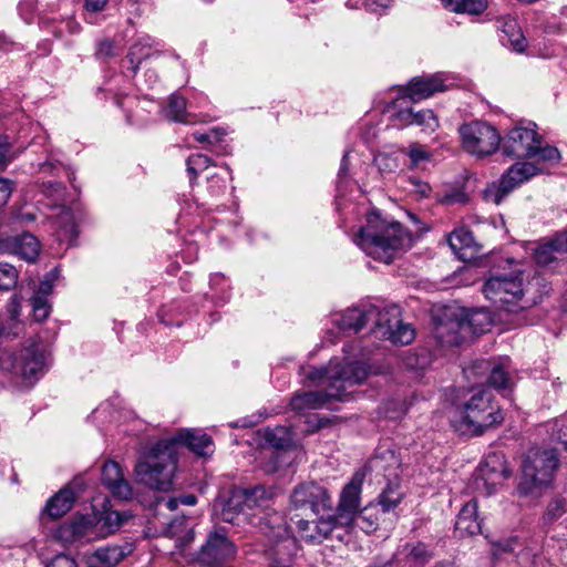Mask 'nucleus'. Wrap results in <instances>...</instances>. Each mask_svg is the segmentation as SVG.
I'll list each match as a JSON object with an SVG mask.
<instances>
[{
    "instance_id": "obj_1",
    "label": "nucleus",
    "mask_w": 567,
    "mask_h": 567,
    "mask_svg": "<svg viewBox=\"0 0 567 567\" xmlns=\"http://www.w3.org/2000/svg\"><path fill=\"white\" fill-rule=\"evenodd\" d=\"M340 330L361 331L369 322L373 323L372 332L377 337L391 341L394 344H409L414 340V329L401 319L398 306L379 309L373 305H362L346 310L336 319Z\"/></svg>"
},
{
    "instance_id": "obj_2",
    "label": "nucleus",
    "mask_w": 567,
    "mask_h": 567,
    "mask_svg": "<svg viewBox=\"0 0 567 567\" xmlns=\"http://www.w3.org/2000/svg\"><path fill=\"white\" fill-rule=\"evenodd\" d=\"M411 235L394 220H386L379 212L367 215V224L360 228L354 243L373 259L390 264L396 250L410 246Z\"/></svg>"
},
{
    "instance_id": "obj_3",
    "label": "nucleus",
    "mask_w": 567,
    "mask_h": 567,
    "mask_svg": "<svg viewBox=\"0 0 567 567\" xmlns=\"http://www.w3.org/2000/svg\"><path fill=\"white\" fill-rule=\"evenodd\" d=\"M177 465L176 451L166 439L151 446L135 465L138 481L157 491H168Z\"/></svg>"
},
{
    "instance_id": "obj_4",
    "label": "nucleus",
    "mask_w": 567,
    "mask_h": 567,
    "mask_svg": "<svg viewBox=\"0 0 567 567\" xmlns=\"http://www.w3.org/2000/svg\"><path fill=\"white\" fill-rule=\"evenodd\" d=\"M503 419L501 408L494 402L492 393L483 389L457 410L452 422L464 434L482 435L489 427L501 424Z\"/></svg>"
},
{
    "instance_id": "obj_5",
    "label": "nucleus",
    "mask_w": 567,
    "mask_h": 567,
    "mask_svg": "<svg viewBox=\"0 0 567 567\" xmlns=\"http://www.w3.org/2000/svg\"><path fill=\"white\" fill-rule=\"evenodd\" d=\"M369 374L368 368L362 362L341 363L339 360H330L327 367L310 368L306 372V378L318 384L323 385V391H338L340 385L342 393H347V388L362 383Z\"/></svg>"
},
{
    "instance_id": "obj_6",
    "label": "nucleus",
    "mask_w": 567,
    "mask_h": 567,
    "mask_svg": "<svg viewBox=\"0 0 567 567\" xmlns=\"http://www.w3.org/2000/svg\"><path fill=\"white\" fill-rule=\"evenodd\" d=\"M555 449L536 451L528 455L523 464V476L518 486L522 494H532L538 487L548 486L558 467Z\"/></svg>"
},
{
    "instance_id": "obj_7",
    "label": "nucleus",
    "mask_w": 567,
    "mask_h": 567,
    "mask_svg": "<svg viewBox=\"0 0 567 567\" xmlns=\"http://www.w3.org/2000/svg\"><path fill=\"white\" fill-rule=\"evenodd\" d=\"M260 524L265 526L266 535L275 542L270 567H291L292 557L296 554V539L291 536L284 515L272 511L260 517Z\"/></svg>"
},
{
    "instance_id": "obj_8",
    "label": "nucleus",
    "mask_w": 567,
    "mask_h": 567,
    "mask_svg": "<svg viewBox=\"0 0 567 567\" xmlns=\"http://www.w3.org/2000/svg\"><path fill=\"white\" fill-rule=\"evenodd\" d=\"M483 293L497 308L508 312H517L526 307L519 305L524 289L523 279L518 274L491 277L483 287Z\"/></svg>"
},
{
    "instance_id": "obj_9",
    "label": "nucleus",
    "mask_w": 567,
    "mask_h": 567,
    "mask_svg": "<svg viewBox=\"0 0 567 567\" xmlns=\"http://www.w3.org/2000/svg\"><path fill=\"white\" fill-rule=\"evenodd\" d=\"M370 466L382 472L386 480V486L382 489L378 497V504L384 513L393 511L403 499V492L399 483V467L400 462L398 456L390 450L380 455H375Z\"/></svg>"
},
{
    "instance_id": "obj_10",
    "label": "nucleus",
    "mask_w": 567,
    "mask_h": 567,
    "mask_svg": "<svg viewBox=\"0 0 567 567\" xmlns=\"http://www.w3.org/2000/svg\"><path fill=\"white\" fill-rule=\"evenodd\" d=\"M463 148L478 157H485L495 153L502 142L497 130L483 121H473L460 127Z\"/></svg>"
},
{
    "instance_id": "obj_11",
    "label": "nucleus",
    "mask_w": 567,
    "mask_h": 567,
    "mask_svg": "<svg viewBox=\"0 0 567 567\" xmlns=\"http://www.w3.org/2000/svg\"><path fill=\"white\" fill-rule=\"evenodd\" d=\"M364 481V473L358 471L350 482L342 488L336 513L330 516L336 524L347 533L354 528V520L361 511V492Z\"/></svg>"
},
{
    "instance_id": "obj_12",
    "label": "nucleus",
    "mask_w": 567,
    "mask_h": 567,
    "mask_svg": "<svg viewBox=\"0 0 567 567\" xmlns=\"http://www.w3.org/2000/svg\"><path fill=\"white\" fill-rule=\"evenodd\" d=\"M480 315L475 312L464 316L455 309L446 308L434 318V336L441 344L460 346L464 339L463 331L473 327Z\"/></svg>"
},
{
    "instance_id": "obj_13",
    "label": "nucleus",
    "mask_w": 567,
    "mask_h": 567,
    "mask_svg": "<svg viewBox=\"0 0 567 567\" xmlns=\"http://www.w3.org/2000/svg\"><path fill=\"white\" fill-rule=\"evenodd\" d=\"M9 359L12 373L30 384L38 381L47 371L45 352L35 343L24 347Z\"/></svg>"
},
{
    "instance_id": "obj_14",
    "label": "nucleus",
    "mask_w": 567,
    "mask_h": 567,
    "mask_svg": "<svg viewBox=\"0 0 567 567\" xmlns=\"http://www.w3.org/2000/svg\"><path fill=\"white\" fill-rule=\"evenodd\" d=\"M536 174L538 168L533 163H515L502 175L497 185L493 184L484 192L485 199L499 205L513 189Z\"/></svg>"
},
{
    "instance_id": "obj_15",
    "label": "nucleus",
    "mask_w": 567,
    "mask_h": 567,
    "mask_svg": "<svg viewBox=\"0 0 567 567\" xmlns=\"http://www.w3.org/2000/svg\"><path fill=\"white\" fill-rule=\"evenodd\" d=\"M295 508H310L316 515L332 509V501L328 489L316 482L297 485L290 495Z\"/></svg>"
},
{
    "instance_id": "obj_16",
    "label": "nucleus",
    "mask_w": 567,
    "mask_h": 567,
    "mask_svg": "<svg viewBox=\"0 0 567 567\" xmlns=\"http://www.w3.org/2000/svg\"><path fill=\"white\" fill-rule=\"evenodd\" d=\"M236 548L221 530L208 534L198 553V563L206 567H221L235 557Z\"/></svg>"
},
{
    "instance_id": "obj_17",
    "label": "nucleus",
    "mask_w": 567,
    "mask_h": 567,
    "mask_svg": "<svg viewBox=\"0 0 567 567\" xmlns=\"http://www.w3.org/2000/svg\"><path fill=\"white\" fill-rule=\"evenodd\" d=\"M271 489L265 485H255L252 487H237L233 491L227 502L228 511L244 513L245 509H261L269 507L272 499Z\"/></svg>"
},
{
    "instance_id": "obj_18",
    "label": "nucleus",
    "mask_w": 567,
    "mask_h": 567,
    "mask_svg": "<svg viewBox=\"0 0 567 567\" xmlns=\"http://www.w3.org/2000/svg\"><path fill=\"white\" fill-rule=\"evenodd\" d=\"M503 153L508 157L528 158L538 143V134L534 128L515 126L502 140Z\"/></svg>"
},
{
    "instance_id": "obj_19",
    "label": "nucleus",
    "mask_w": 567,
    "mask_h": 567,
    "mask_svg": "<svg viewBox=\"0 0 567 567\" xmlns=\"http://www.w3.org/2000/svg\"><path fill=\"white\" fill-rule=\"evenodd\" d=\"M511 475L503 456L491 454L486 457L484 464L480 467V473L475 478L476 488H485V494L489 495L496 491Z\"/></svg>"
},
{
    "instance_id": "obj_20",
    "label": "nucleus",
    "mask_w": 567,
    "mask_h": 567,
    "mask_svg": "<svg viewBox=\"0 0 567 567\" xmlns=\"http://www.w3.org/2000/svg\"><path fill=\"white\" fill-rule=\"evenodd\" d=\"M338 391H308L298 392L290 400V406L298 413H307L310 410H318L326 406L331 401H348L349 394Z\"/></svg>"
},
{
    "instance_id": "obj_21",
    "label": "nucleus",
    "mask_w": 567,
    "mask_h": 567,
    "mask_svg": "<svg viewBox=\"0 0 567 567\" xmlns=\"http://www.w3.org/2000/svg\"><path fill=\"white\" fill-rule=\"evenodd\" d=\"M0 252L19 256L29 262L34 261L40 252V243L30 233L18 236H0Z\"/></svg>"
},
{
    "instance_id": "obj_22",
    "label": "nucleus",
    "mask_w": 567,
    "mask_h": 567,
    "mask_svg": "<svg viewBox=\"0 0 567 567\" xmlns=\"http://www.w3.org/2000/svg\"><path fill=\"white\" fill-rule=\"evenodd\" d=\"M340 528L330 515L315 520L300 519L297 524L299 538L310 545H319Z\"/></svg>"
},
{
    "instance_id": "obj_23",
    "label": "nucleus",
    "mask_w": 567,
    "mask_h": 567,
    "mask_svg": "<svg viewBox=\"0 0 567 567\" xmlns=\"http://www.w3.org/2000/svg\"><path fill=\"white\" fill-rule=\"evenodd\" d=\"M172 442L174 451L176 445H185L199 456H207L214 452L213 440L199 430L182 429L173 437L166 439Z\"/></svg>"
},
{
    "instance_id": "obj_24",
    "label": "nucleus",
    "mask_w": 567,
    "mask_h": 567,
    "mask_svg": "<svg viewBox=\"0 0 567 567\" xmlns=\"http://www.w3.org/2000/svg\"><path fill=\"white\" fill-rule=\"evenodd\" d=\"M538 266L549 267L567 258V231L558 234L547 243L538 245L534 254Z\"/></svg>"
},
{
    "instance_id": "obj_25",
    "label": "nucleus",
    "mask_w": 567,
    "mask_h": 567,
    "mask_svg": "<svg viewBox=\"0 0 567 567\" xmlns=\"http://www.w3.org/2000/svg\"><path fill=\"white\" fill-rule=\"evenodd\" d=\"M102 484L120 499H130L132 497V487L124 478L118 463L107 461L102 466Z\"/></svg>"
},
{
    "instance_id": "obj_26",
    "label": "nucleus",
    "mask_w": 567,
    "mask_h": 567,
    "mask_svg": "<svg viewBox=\"0 0 567 567\" xmlns=\"http://www.w3.org/2000/svg\"><path fill=\"white\" fill-rule=\"evenodd\" d=\"M444 90V80L439 74L415 76L406 87V96L417 102Z\"/></svg>"
},
{
    "instance_id": "obj_27",
    "label": "nucleus",
    "mask_w": 567,
    "mask_h": 567,
    "mask_svg": "<svg viewBox=\"0 0 567 567\" xmlns=\"http://www.w3.org/2000/svg\"><path fill=\"white\" fill-rule=\"evenodd\" d=\"M481 530L482 526L477 517V503L470 501L462 507L457 515L455 532L460 537H464L477 535Z\"/></svg>"
},
{
    "instance_id": "obj_28",
    "label": "nucleus",
    "mask_w": 567,
    "mask_h": 567,
    "mask_svg": "<svg viewBox=\"0 0 567 567\" xmlns=\"http://www.w3.org/2000/svg\"><path fill=\"white\" fill-rule=\"evenodd\" d=\"M473 370L475 373H483L487 371L488 374V384L498 391L511 390L513 382L509 378L508 371L505 370V367L502 363L492 364L489 361L482 360L476 362L473 365Z\"/></svg>"
},
{
    "instance_id": "obj_29",
    "label": "nucleus",
    "mask_w": 567,
    "mask_h": 567,
    "mask_svg": "<svg viewBox=\"0 0 567 567\" xmlns=\"http://www.w3.org/2000/svg\"><path fill=\"white\" fill-rule=\"evenodd\" d=\"M91 529V522L81 516L64 523L55 530V538L64 544H71L86 537Z\"/></svg>"
},
{
    "instance_id": "obj_30",
    "label": "nucleus",
    "mask_w": 567,
    "mask_h": 567,
    "mask_svg": "<svg viewBox=\"0 0 567 567\" xmlns=\"http://www.w3.org/2000/svg\"><path fill=\"white\" fill-rule=\"evenodd\" d=\"M54 226L58 239L60 241H73L78 236L75 218L70 208L62 207L60 213L54 217Z\"/></svg>"
},
{
    "instance_id": "obj_31",
    "label": "nucleus",
    "mask_w": 567,
    "mask_h": 567,
    "mask_svg": "<svg viewBox=\"0 0 567 567\" xmlns=\"http://www.w3.org/2000/svg\"><path fill=\"white\" fill-rule=\"evenodd\" d=\"M74 498L71 489L63 488L48 501L45 512L51 518H60L72 508Z\"/></svg>"
},
{
    "instance_id": "obj_32",
    "label": "nucleus",
    "mask_w": 567,
    "mask_h": 567,
    "mask_svg": "<svg viewBox=\"0 0 567 567\" xmlns=\"http://www.w3.org/2000/svg\"><path fill=\"white\" fill-rule=\"evenodd\" d=\"M447 243L454 254L463 260L468 258L467 250L475 246L473 234L464 227L452 231L447 237Z\"/></svg>"
},
{
    "instance_id": "obj_33",
    "label": "nucleus",
    "mask_w": 567,
    "mask_h": 567,
    "mask_svg": "<svg viewBox=\"0 0 567 567\" xmlns=\"http://www.w3.org/2000/svg\"><path fill=\"white\" fill-rule=\"evenodd\" d=\"M125 557V551L120 546H107L99 548L91 557L90 561L96 567H113Z\"/></svg>"
},
{
    "instance_id": "obj_34",
    "label": "nucleus",
    "mask_w": 567,
    "mask_h": 567,
    "mask_svg": "<svg viewBox=\"0 0 567 567\" xmlns=\"http://www.w3.org/2000/svg\"><path fill=\"white\" fill-rule=\"evenodd\" d=\"M443 6L456 13L482 14L488 6L487 0H441Z\"/></svg>"
},
{
    "instance_id": "obj_35",
    "label": "nucleus",
    "mask_w": 567,
    "mask_h": 567,
    "mask_svg": "<svg viewBox=\"0 0 567 567\" xmlns=\"http://www.w3.org/2000/svg\"><path fill=\"white\" fill-rule=\"evenodd\" d=\"M165 116L172 121L193 124L196 120L186 112V101L183 96L172 95L165 110Z\"/></svg>"
},
{
    "instance_id": "obj_36",
    "label": "nucleus",
    "mask_w": 567,
    "mask_h": 567,
    "mask_svg": "<svg viewBox=\"0 0 567 567\" xmlns=\"http://www.w3.org/2000/svg\"><path fill=\"white\" fill-rule=\"evenodd\" d=\"M212 161L204 154H192L186 161V172L188 174L190 185L197 179L198 175L209 167Z\"/></svg>"
},
{
    "instance_id": "obj_37",
    "label": "nucleus",
    "mask_w": 567,
    "mask_h": 567,
    "mask_svg": "<svg viewBox=\"0 0 567 567\" xmlns=\"http://www.w3.org/2000/svg\"><path fill=\"white\" fill-rule=\"evenodd\" d=\"M130 517L131 515L126 512H105L101 519L102 527L105 528L106 534H112L117 530Z\"/></svg>"
},
{
    "instance_id": "obj_38",
    "label": "nucleus",
    "mask_w": 567,
    "mask_h": 567,
    "mask_svg": "<svg viewBox=\"0 0 567 567\" xmlns=\"http://www.w3.org/2000/svg\"><path fill=\"white\" fill-rule=\"evenodd\" d=\"M17 268L7 262H0V292L13 289L18 284Z\"/></svg>"
},
{
    "instance_id": "obj_39",
    "label": "nucleus",
    "mask_w": 567,
    "mask_h": 567,
    "mask_svg": "<svg viewBox=\"0 0 567 567\" xmlns=\"http://www.w3.org/2000/svg\"><path fill=\"white\" fill-rule=\"evenodd\" d=\"M371 507H365L358 513L354 520V527L360 528L367 534H371L378 528V517L370 513Z\"/></svg>"
},
{
    "instance_id": "obj_40",
    "label": "nucleus",
    "mask_w": 567,
    "mask_h": 567,
    "mask_svg": "<svg viewBox=\"0 0 567 567\" xmlns=\"http://www.w3.org/2000/svg\"><path fill=\"white\" fill-rule=\"evenodd\" d=\"M534 154L529 158H536L542 162H557L560 157L556 147L545 145L542 146L540 136L538 135V143L533 148Z\"/></svg>"
},
{
    "instance_id": "obj_41",
    "label": "nucleus",
    "mask_w": 567,
    "mask_h": 567,
    "mask_svg": "<svg viewBox=\"0 0 567 567\" xmlns=\"http://www.w3.org/2000/svg\"><path fill=\"white\" fill-rule=\"evenodd\" d=\"M267 442L276 449H286L290 444V435L286 427H277L266 432Z\"/></svg>"
},
{
    "instance_id": "obj_42",
    "label": "nucleus",
    "mask_w": 567,
    "mask_h": 567,
    "mask_svg": "<svg viewBox=\"0 0 567 567\" xmlns=\"http://www.w3.org/2000/svg\"><path fill=\"white\" fill-rule=\"evenodd\" d=\"M413 124L424 127L430 132L435 131L439 126V121L432 110L425 109L414 112Z\"/></svg>"
},
{
    "instance_id": "obj_43",
    "label": "nucleus",
    "mask_w": 567,
    "mask_h": 567,
    "mask_svg": "<svg viewBox=\"0 0 567 567\" xmlns=\"http://www.w3.org/2000/svg\"><path fill=\"white\" fill-rule=\"evenodd\" d=\"M30 301L35 320H45L50 313L48 298H44L43 296H33Z\"/></svg>"
},
{
    "instance_id": "obj_44",
    "label": "nucleus",
    "mask_w": 567,
    "mask_h": 567,
    "mask_svg": "<svg viewBox=\"0 0 567 567\" xmlns=\"http://www.w3.org/2000/svg\"><path fill=\"white\" fill-rule=\"evenodd\" d=\"M409 556L420 565H425L432 558L431 551L427 549V546L423 543H417L413 545L410 549Z\"/></svg>"
},
{
    "instance_id": "obj_45",
    "label": "nucleus",
    "mask_w": 567,
    "mask_h": 567,
    "mask_svg": "<svg viewBox=\"0 0 567 567\" xmlns=\"http://www.w3.org/2000/svg\"><path fill=\"white\" fill-rule=\"evenodd\" d=\"M567 511V502L563 497H555L549 502L546 509V515L549 519L554 520L559 518Z\"/></svg>"
},
{
    "instance_id": "obj_46",
    "label": "nucleus",
    "mask_w": 567,
    "mask_h": 567,
    "mask_svg": "<svg viewBox=\"0 0 567 567\" xmlns=\"http://www.w3.org/2000/svg\"><path fill=\"white\" fill-rule=\"evenodd\" d=\"M414 111L413 109H399L391 114V121L394 125L408 126L413 125Z\"/></svg>"
},
{
    "instance_id": "obj_47",
    "label": "nucleus",
    "mask_w": 567,
    "mask_h": 567,
    "mask_svg": "<svg viewBox=\"0 0 567 567\" xmlns=\"http://www.w3.org/2000/svg\"><path fill=\"white\" fill-rule=\"evenodd\" d=\"M503 42L508 44L513 51L522 53L527 47V41L519 29L514 34L503 38Z\"/></svg>"
},
{
    "instance_id": "obj_48",
    "label": "nucleus",
    "mask_w": 567,
    "mask_h": 567,
    "mask_svg": "<svg viewBox=\"0 0 567 567\" xmlns=\"http://www.w3.org/2000/svg\"><path fill=\"white\" fill-rule=\"evenodd\" d=\"M193 135H194V138L199 143L212 144L214 142H219L221 136L225 135V131H223L220 128H213L209 133L195 132Z\"/></svg>"
},
{
    "instance_id": "obj_49",
    "label": "nucleus",
    "mask_w": 567,
    "mask_h": 567,
    "mask_svg": "<svg viewBox=\"0 0 567 567\" xmlns=\"http://www.w3.org/2000/svg\"><path fill=\"white\" fill-rule=\"evenodd\" d=\"M47 567H78L76 561L64 554L56 555ZM87 567H96L89 560Z\"/></svg>"
},
{
    "instance_id": "obj_50",
    "label": "nucleus",
    "mask_w": 567,
    "mask_h": 567,
    "mask_svg": "<svg viewBox=\"0 0 567 567\" xmlns=\"http://www.w3.org/2000/svg\"><path fill=\"white\" fill-rule=\"evenodd\" d=\"M501 30L504 33V38L514 34L520 28L514 18H504L501 21Z\"/></svg>"
},
{
    "instance_id": "obj_51",
    "label": "nucleus",
    "mask_w": 567,
    "mask_h": 567,
    "mask_svg": "<svg viewBox=\"0 0 567 567\" xmlns=\"http://www.w3.org/2000/svg\"><path fill=\"white\" fill-rule=\"evenodd\" d=\"M409 156L414 165L429 158L427 152L420 145H413L409 150Z\"/></svg>"
},
{
    "instance_id": "obj_52",
    "label": "nucleus",
    "mask_w": 567,
    "mask_h": 567,
    "mask_svg": "<svg viewBox=\"0 0 567 567\" xmlns=\"http://www.w3.org/2000/svg\"><path fill=\"white\" fill-rule=\"evenodd\" d=\"M35 9L34 0H22L19 3V11L21 17L29 22L32 19V12Z\"/></svg>"
},
{
    "instance_id": "obj_53",
    "label": "nucleus",
    "mask_w": 567,
    "mask_h": 567,
    "mask_svg": "<svg viewBox=\"0 0 567 567\" xmlns=\"http://www.w3.org/2000/svg\"><path fill=\"white\" fill-rule=\"evenodd\" d=\"M113 42L110 40H104L99 43L97 50H96V56L101 59H107L113 56Z\"/></svg>"
},
{
    "instance_id": "obj_54",
    "label": "nucleus",
    "mask_w": 567,
    "mask_h": 567,
    "mask_svg": "<svg viewBox=\"0 0 567 567\" xmlns=\"http://www.w3.org/2000/svg\"><path fill=\"white\" fill-rule=\"evenodd\" d=\"M12 193L10 181L0 178V207L4 206Z\"/></svg>"
},
{
    "instance_id": "obj_55",
    "label": "nucleus",
    "mask_w": 567,
    "mask_h": 567,
    "mask_svg": "<svg viewBox=\"0 0 567 567\" xmlns=\"http://www.w3.org/2000/svg\"><path fill=\"white\" fill-rule=\"evenodd\" d=\"M140 45L135 44L130 49V52L127 54V59L130 60L131 64L133 65L132 69L134 72L138 69V65L141 64L142 60L144 58H147L148 54H144L143 56H138Z\"/></svg>"
},
{
    "instance_id": "obj_56",
    "label": "nucleus",
    "mask_w": 567,
    "mask_h": 567,
    "mask_svg": "<svg viewBox=\"0 0 567 567\" xmlns=\"http://www.w3.org/2000/svg\"><path fill=\"white\" fill-rule=\"evenodd\" d=\"M10 148V143L7 137L0 138V168H3L9 162L7 153Z\"/></svg>"
},
{
    "instance_id": "obj_57",
    "label": "nucleus",
    "mask_w": 567,
    "mask_h": 567,
    "mask_svg": "<svg viewBox=\"0 0 567 567\" xmlns=\"http://www.w3.org/2000/svg\"><path fill=\"white\" fill-rule=\"evenodd\" d=\"M84 1H85V8L87 11L100 12L105 8L109 0H84Z\"/></svg>"
},
{
    "instance_id": "obj_58",
    "label": "nucleus",
    "mask_w": 567,
    "mask_h": 567,
    "mask_svg": "<svg viewBox=\"0 0 567 567\" xmlns=\"http://www.w3.org/2000/svg\"><path fill=\"white\" fill-rule=\"evenodd\" d=\"M52 289H53L52 281L47 278L40 282L39 288L34 296H43L44 298H47L52 292Z\"/></svg>"
},
{
    "instance_id": "obj_59",
    "label": "nucleus",
    "mask_w": 567,
    "mask_h": 567,
    "mask_svg": "<svg viewBox=\"0 0 567 567\" xmlns=\"http://www.w3.org/2000/svg\"><path fill=\"white\" fill-rule=\"evenodd\" d=\"M389 6L390 0H367V7L373 12H378L379 9H386Z\"/></svg>"
},
{
    "instance_id": "obj_60",
    "label": "nucleus",
    "mask_w": 567,
    "mask_h": 567,
    "mask_svg": "<svg viewBox=\"0 0 567 567\" xmlns=\"http://www.w3.org/2000/svg\"><path fill=\"white\" fill-rule=\"evenodd\" d=\"M555 439L567 450V426L559 427L555 433Z\"/></svg>"
},
{
    "instance_id": "obj_61",
    "label": "nucleus",
    "mask_w": 567,
    "mask_h": 567,
    "mask_svg": "<svg viewBox=\"0 0 567 567\" xmlns=\"http://www.w3.org/2000/svg\"><path fill=\"white\" fill-rule=\"evenodd\" d=\"M179 503L186 506H194L197 503V497L193 494L179 496Z\"/></svg>"
},
{
    "instance_id": "obj_62",
    "label": "nucleus",
    "mask_w": 567,
    "mask_h": 567,
    "mask_svg": "<svg viewBox=\"0 0 567 567\" xmlns=\"http://www.w3.org/2000/svg\"><path fill=\"white\" fill-rule=\"evenodd\" d=\"M348 171H349V161H348L347 154H344V156L342 157V161H341L339 175L340 176L347 175Z\"/></svg>"
},
{
    "instance_id": "obj_63",
    "label": "nucleus",
    "mask_w": 567,
    "mask_h": 567,
    "mask_svg": "<svg viewBox=\"0 0 567 567\" xmlns=\"http://www.w3.org/2000/svg\"><path fill=\"white\" fill-rule=\"evenodd\" d=\"M11 306H12V309L10 310L11 317L17 318L19 316V307H20L17 297L12 298Z\"/></svg>"
},
{
    "instance_id": "obj_64",
    "label": "nucleus",
    "mask_w": 567,
    "mask_h": 567,
    "mask_svg": "<svg viewBox=\"0 0 567 567\" xmlns=\"http://www.w3.org/2000/svg\"><path fill=\"white\" fill-rule=\"evenodd\" d=\"M179 503V497L178 498H169L167 502H166V507L169 509V511H175L177 508Z\"/></svg>"
}]
</instances>
